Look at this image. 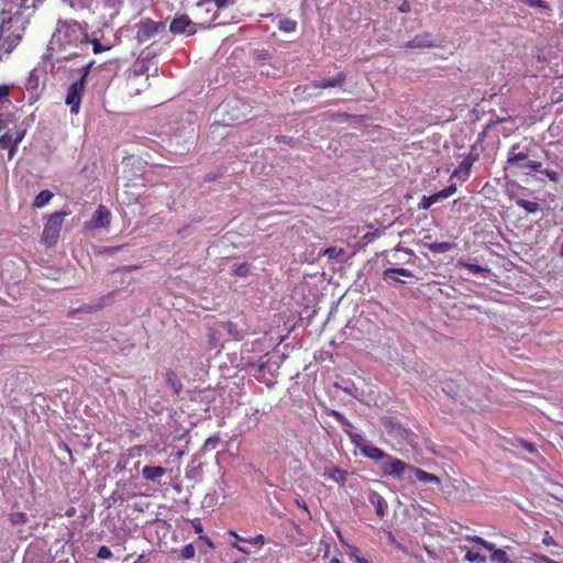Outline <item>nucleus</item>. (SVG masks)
<instances>
[{
    "instance_id": "c85d7f7f",
    "label": "nucleus",
    "mask_w": 563,
    "mask_h": 563,
    "mask_svg": "<svg viewBox=\"0 0 563 563\" xmlns=\"http://www.w3.org/2000/svg\"><path fill=\"white\" fill-rule=\"evenodd\" d=\"M27 519V515L23 511H13L9 515V522L12 526L25 525Z\"/></svg>"
},
{
    "instance_id": "338daca9",
    "label": "nucleus",
    "mask_w": 563,
    "mask_h": 563,
    "mask_svg": "<svg viewBox=\"0 0 563 563\" xmlns=\"http://www.w3.org/2000/svg\"><path fill=\"white\" fill-rule=\"evenodd\" d=\"M209 336H210V339H212V340L214 339V336H216V335H214V331H213V330H210V332H209Z\"/></svg>"
},
{
    "instance_id": "864d4df0",
    "label": "nucleus",
    "mask_w": 563,
    "mask_h": 563,
    "mask_svg": "<svg viewBox=\"0 0 563 563\" xmlns=\"http://www.w3.org/2000/svg\"><path fill=\"white\" fill-rule=\"evenodd\" d=\"M398 10L399 12L401 13H409L411 11V5L409 3V1L405 0L399 7H398Z\"/></svg>"
},
{
    "instance_id": "5701e85b",
    "label": "nucleus",
    "mask_w": 563,
    "mask_h": 563,
    "mask_svg": "<svg viewBox=\"0 0 563 563\" xmlns=\"http://www.w3.org/2000/svg\"><path fill=\"white\" fill-rule=\"evenodd\" d=\"M12 85L2 84L0 85V110L12 106V101L9 99Z\"/></svg>"
},
{
    "instance_id": "774afa93",
    "label": "nucleus",
    "mask_w": 563,
    "mask_h": 563,
    "mask_svg": "<svg viewBox=\"0 0 563 563\" xmlns=\"http://www.w3.org/2000/svg\"><path fill=\"white\" fill-rule=\"evenodd\" d=\"M389 541H393V542L395 541V539H394L391 533H389Z\"/></svg>"
},
{
    "instance_id": "0eeeda50",
    "label": "nucleus",
    "mask_w": 563,
    "mask_h": 563,
    "mask_svg": "<svg viewBox=\"0 0 563 563\" xmlns=\"http://www.w3.org/2000/svg\"><path fill=\"white\" fill-rule=\"evenodd\" d=\"M228 124H238L244 121L251 112L250 106L239 100L228 101L222 104Z\"/></svg>"
},
{
    "instance_id": "6e6d98bb",
    "label": "nucleus",
    "mask_w": 563,
    "mask_h": 563,
    "mask_svg": "<svg viewBox=\"0 0 563 563\" xmlns=\"http://www.w3.org/2000/svg\"><path fill=\"white\" fill-rule=\"evenodd\" d=\"M550 560L551 559L545 556V555H538L537 559H536V562L537 563H549Z\"/></svg>"
},
{
    "instance_id": "f8f14e48",
    "label": "nucleus",
    "mask_w": 563,
    "mask_h": 563,
    "mask_svg": "<svg viewBox=\"0 0 563 563\" xmlns=\"http://www.w3.org/2000/svg\"><path fill=\"white\" fill-rule=\"evenodd\" d=\"M346 80V75L343 71H339L334 77L329 79L321 80H312L309 85L311 88L316 89H327L334 87H342Z\"/></svg>"
},
{
    "instance_id": "680f3d73",
    "label": "nucleus",
    "mask_w": 563,
    "mask_h": 563,
    "mask_svg": "<svg viewBox=\"0 0 563 563\" xmlns=\"http://www.w3.org/2000/svg\"><path fill=\"white\" fill-rule=\"evenodd\" d=\"M355 563H371V562L367 561L366 559L362 558V556H356V562Z\"/></svg>"
},
{
    "instance_id": "a878e982",
    "label": "nucleus",
    "mask_w": 563,
    "mask_h": 563,
    "mask_svg": "<svg viewBox=\"0 0 563 563\" xmlns=\"http://www.w3.org/2000/svg\"><path fill=\"white\" fill-rule=\"evenodd\" d=\"M53 198V194L45 189V190H42L37 194V196L35 197L34 201H33V207L34 208H43L44 206H46L49 200Z\"/></svg>"
},
{
    "instance_id": "a18cd8bd",
    "label": "nucleus",
    "mask_w": 563,
    "mask_h": 563,
    "mask_svg": "<svg viewBox=\"0 0 563 563\" xmlns=\"http://www.w3.org/2000/svg\"><path fill=\"white\" fill-rule=\"evenodd\" d=\"M334 419L340 422L342 426H347V427H351V423L350 421L344 417V415H342L341 412L339 411H335L333 410L332 413H331Z\"/></svg>"
},
{
    "instance_id": "39448f33",
    "label": "nucleus",
    "mask_w": 563,
    "mask_h": 563,
    "mask_svg": "<svg viewBox=\"0 0 563 563\" xmlns=\"http://www.w3.org/2000/svg\"><path fill=\"white\" fill-rule=\"evenodd\" d=\"M234 0H200L197 2V15L202 20L200 24H210L219 16V12Z\"/></svg>"
},
{
    "instance_id": "6e6552de",
    "label": "nucleus",
    "mask_w": 563,
    "mask_h": 563,
    "mask_svg": "<svg viewBox=\"0 0 563 563\" xmlns=\"http://www.w3.org/2000/svg\"><path fill=\"white\" fill-rule=\"evenodd\" d=\"M85 89L86 84L82 82V79L76 80L68 87L65 103L70 107L71 113H78Z\"/></svg>"
},
{
    "instance_id": "aec40b11",
    "label": "nucleus",
    "mask_w": 563,
    "mask_h": 563,
    "mask_svg": "<svg viewBox=\"0 0 563 563\" xmlns=\"http://www.w3.org/2000/svg\"><path fill=\"white\" fill-rule=\"evenodd\" d=\"M472 165L464 159L460 163V165L453 170L452 178L461 179L465 181L471 175Z\"/></svg>"
},
{
    "instance_id": "49530a36",
    "label": "nucleus",
    "mask_w": 563,
    "mask_h": 563,
    "mask_svg": "<svg viewBox=\"0 0 563 563\" xmlns=\"http://www.w3.org/2000/svg\"><path fill=\"white\" fill-rule=\"evenodd\" d=\"M478 159V153L474 147L471 148L470 153L464 157L465 162H468L473 166V164Z\"/></svg>"
},
{
    "instance_id": "13d9d810",
    "label": "nucleus",
    "mask_w": 563,
    "mask_h": 563,
    "mask_svg": "<svg viewBox=\"0 0 563 563\" xmlns=\"http://www.w3.org/2000/svg\"><path fill=\"white\" fill-rule=\"evenodd\" d=\"M323 253L329 255L330 257H332L336 253V249L335 247H328V249L324 250Z\"/></svg>"
},
{
    "instance_id": "7ed1b4c3",
    "label": "nucleus",
    "mask_w": 563,
    "mask_h": 563,
    "mask_svg": "<svg viewBox=\"0 0 563 563\" xmlns=\"http://www.w3.org/2000/svg\"><path fill=\"white\" fill-rule=\"evenodd\" d=\"M509 167L517 169H527L530 172H541L542 163L529 159V151H520V143L512 144L506 161Z\"/></svg>"
},
{
    "instance_id": "5fc2aeb1",
    "label": "nucleus",
    "mask_w": 563,
    "mask_h": 563,
    "mask_svg": "<svg viewBox=\"0 0 563 563\" xmlns=\"http://www.w3.org/2000/svg\"><path fill=\"white\" fill-rule=\"evenodd\" d=\"M350 550H351V552H350L351 558H353L354 562H356V556H360L358 548H356L354 545H350Z\"/></svg>"
},
{
    "instance_id": "473e14b6",
    "label": "nucleus",
    "mask_w": 563,
    "mask_h": 563,
    "mask_svg": "<svg viewBox=\"0 0 563 563\" xmlns=\"http://www.w3.org/2000/svg\"><path fill=\"white\" fill-rule=\"evenodd\" d=\"M465 539L468 542L476 543V544L481 545L485 550H493V543L488 542L487 540H485L482 537H478V536H466Z\"/></svg>"
},
{
    "instance_id": "c03bdc74",
    "label": "nucleus",
    "mask_w": 563,
    "mask_h": 563,
    "mask_svg": "<svg viewBox=\"0 0 563 563\" xmlns=\"http://www.w3.org/2000/svg\"><path fill=\"white\" fill-rule=\"evenodd\" d=\"M432 205H434L431 196H423L421 201L419 202V208L422 210H428Z\"/></svg>"
},
{
    "instance_id": "3c124183",
    "label": "nucleus",
    "mask_w": 563,
    "mask_h": 563,
    "mask_svg": "<svg viewBox=\"0 0 563 563\" xmlns=\"http://www.w3.org/2000/svg\"><path fill=\"white\" fill-rule=\"evenodd\" d=\"M219 441H220V439H219V437H218V435L210 437V438H208V439L206 440V442H205V446H206V448H208V446H210V448H216V446L219 444Z\"/></svg>"
},
{
    "instance_id": "603ef678",
    "label": "nucleus",
    "mask_w": 563,
    "mask_h": 563,
    "mask_svg": "<svg viewBox=\"0 0 563 563\" xmlns=\"http://www.w3.org/2000/svg\"><path fill=\"white\" fill-rule=\"evenodd\" d=\"M542 542L547 547L555 545V541H554L553 537L548 531L544 533Z\"/></svg>"
},
{
    "instance_id": "f257e3e1",
    "label": "nucleus",
    "mask_w": 563,
    "mask_h": 563,
    "mask_svg": "<svg viewBox=\"0 0 563 563\" xmlns=\"http://www.w3.org/2000/svg\"><path fill=\"white\" fill-rule=\"evenodd\" d=\"M357 439L361 440L360 435H352V442L360 449L361 453L373 461H382L379 464V470L384 476H391L395 478H401L404 476V470L407 467V463L387 454L382 449L367 443V442H358Z\"/></svg>"
},
{
    "instance_id": "4d7b16f0",
    "label": "nucleus",
    "mask_w": 563,
    "mask_h": 563,
    "mask_svg": "<svg viewBox=\"0 0 563 563\" xmlns=\"http://www.w3.org/2000/svg\"><path fill=\"white\" fill-rule=\"evenodd\" d=\"M76 515V508L75 507H68L65 511L66 517H74Z\"/></svg>"
},
{
    "instance_id": "ddd939ff",
    "label": "nucleus",
    "mask_w": 563,
    "mask_h": 563,
    "mask_svg": "<svg viewBox=\"0 0 563 563\" xmlns=\"http://www.w3.org/2000/svg\"><path fill=\"white\" fill-rule=\"evenodd\" d=\"M405 46L408 48H430L438 45L435 44L433 35L430 32H424L408 41Z\"/></svg>"
},
{
    "instance_id": "dca6fc26",
    "label": "nucleus",
    "mask_w": 563,
    "mask_h": 563,
    "mask_svg": "<svg viewBox=\"0 0 563 563\" xmlns=\"http://www.w3.org/2000/svg\"><path fill=\"white\" fill-rule=\"evenodd\" d=\"M349 476L350 473L347 471L342 470L338 466L329 467L323 473V477L333 481L341 487L345 486Z\"/></svg>"
},
{
    "instance_id": "c756f323",
    "label": "nucleus",
    "mask_w": 563,
    "mask_h": 563,
    "mask_svg": "<svg viewBox=\"0 0 563 563\" xmlns=\"http://www.w3.org/2000/svg\"><path fill=\"white\" fill-rule=\"evenodd\" d=\"M278 29L285 33H292L297 29V22L291 19H280L278 23Z\"/></svg>"
},
{
    "instance_id": "6ab92c4d",
    "label": "nucleus",
    "mask_w": 563,
    "mask_h": 563,
    "mask_svg": "<svg viewBox=\"0 0 563 563\" xmlns=\"http://www.w3.org/2000/svg\"><path fill=\"white\" fill-rule=\"evenodd\" d=\"M510 199L515 200L517 206H519L520 208L526 210L528 213H536L537 211L540 210V205L537 201H530V200L520 198V197L516 196L515 194H512L510 196Z\"/></svg>"
},
{
    "instance_id": "69168bd1",
    "label": "nucleus",
    "mask_w": 563,
    "mask_h": 563,
    "mask_svg": "<svg viewBox=\"0 0 563 563\" xmlns=\"http://www.w3.org/2000/svg\"><path fill=\"white\" fill-rule=\"evenodd\" d=\"M330 563H341L340 560L338 558H332L330 560Z\"/></svg>"
},
{
    "instance_id": "ea45409f",
    "label": "nucleus",
    "mask_w": 563,
    "mask_h": 563,
    "mask_svg": "<svg viewBox=\"0 0 563 563\" xmlns=\"http://www.w3.org/2000/svg\"><path fill=\"white\" fill-rule=\"evenodd\" d=\"M88 43H91L92 52L95 54H99V53L110 49V46H103L98 38L89 40Z\"/></svg>"
},
{
    "instance_id": "393cba45",
    "label": "nucleus",
    "mask_w": 563,
    "mask_h": 563,
    "mask_svg": "<svg viewBox=\"0 0 563 563\" xmlns=\"http://www.w3.org/2000/svg\"><path fill=\"white\" fill-rule=\"evenodd\" d=\"M492 552L490 560L495 563H511V561L508 558V554L503 549H497L495 544L493 543V550H488Z\"/></svg>"
},
{
    "instance_id": "c9c22d12",
    "label": "nucleus",
    "mask_w": 563,
    "mask_h": 563,
    "mask_svg": "<svg viewBox=\"0 0 563 563\" xmlns=\"http://www.w3.org/2000/svg\"><path fill=\"white\" fill-rule=\"evenodd\" d=\"M118 290L110 291L109 294L104 295L99 299V302L97 305V309H101L109 305V302L117 296Z\"/></svg>"
},
{
    "instance_id": "37998d69",
    "label": "nucleus",
    "mask_w": 563,
    "mask_h": 563,
    "mask_svg": "<svg viewBox=\"0 0 563 563\" xmlns=\"http://www.w3.org/2000/svg\"><path fill=\"white\" fill-rule=\"evenodd\" d=\"M295 504H296V506L298 508L302 509L306 512L307 518L309 520H311L312 515H311V511L309 510L308 505L306 504V501L302 498H296L295 499Z\"/></svg>"
},
{
    "instance_id": "2f4dec72",
    "label": "nucleus",
    "mask_w": 563,
    "mask_h": 563,
    "mask_svg": "<svg viewBox=\"0 0 563 563\" xmlns=\"http://www.w3.org/2000/svg\"><path fill=\"white\" fill-rule=\"evenodd\" d=\"M457 266L464 267V268H466L467 271H470L473 274L488 272V268H485V267H483L481 265L472 264V263H468V262H465V261H459L457 262Z\"/></svg>"
},
{
    "instance_id": "de8ad7c7",
    "label": "nucleus",
    "mask_w": 563,
    "mask_h": 563,
    "mask_svg": "<svg viewBox=\"0 0 563 563\" xmlns=\"http://www.w3.org/2000/svg\"><path fill=\"white\" fill-rule=\"evenodd\" d=\"M15 0H4V3L2 5H0V13L4 14V13H11L12 10H13V5L12 3L14 2Z\"/></svg>"
},
{
    "instance_id": "f704fd0d",
    "label": "nucleus",
    "mask_w": 563,
    "mask_h": 563,
    "mask_svg": "<svg viewBox=\"0 0 563 563\" xmlns=\"http://www.w3.org/2000/svg\"><path fill=\"white\" fill-rule=\"evenodd\" d=\"M251 271V266L249 263L244 262L240 265H238L235 268H234V275L235 276H240V277H244V276H247L249 273Z\"/></svg>"
},
{
    "instance_id": "79ce46f5",
    "label": "nucleus",
    "mask_w": 563,
    "mask_h": 563,
    "mask_svg": "<svg viewBox=\"0 0 563 563\" xmlns=\"http://www.w3.org/2000/svg\"><path fill=\"white\" fill-rule=\"evenodd\" d=\"M92 65H93V60H90L85 66H82L81 69H80V77H79V79H82L84 84H87V77H88V75L90 73V69H91Z\"/></svg>"
},
{
    "instance_id": "2eb2a0df",
    "label": "nucleus",
    "mask_w": 563,
    "mask_h": 563,
    "mask_svg": "<svg viewBox=\"0 0 563 563\" xmlns=\"http://www.w3.org/2000/svg\"><path fill=\"white\" fill-rule=\"evenodd\" d=\"M109 224H110V212L103 205H100L97 208L93 217L91 218V220L89 222V227L92 229H97V228H106Z\"/></svg>"
},
{
    "instance_id": "a19ab883",
    "label": "nucleus",
    "mask_w": 563,
    "mask_h": 563,
    "mask_svg": "<svg viewBox=\"0 0 563 563\" xmlns=\"http://www.w3.org/2000/svg\"><path fill=\"white\" fill-rule=\"evenodd\" d=\"M112 555L111 550L106 545L100 547L97 553V558L101 560H109Z\"/></svg>"
},
{
    "instance_id": "72a5a7b5",
    "label": "nucleus",
    "mask_w": 563,
    "mask_h": 563,
    "mask_svg": "<svg viewBox=\"0 0 563 563\" xmlns=\"http://www.w3.org/2000/svg\"><path fill=\"white\" fill-rule=\"evenodd\" d=\"M195 554H196V550H195V547L191 543L186 544L180 550V558L184 559V560H190V559H192L195 556Z\"/></svg>"
},
{
    "instance_id": "e433bc0d",
    "label": "nucleus",
    "mask_w": 563,
    "mask_h": 563,
    "mask_svg": "<svg viewBox=\"0 0 563 563\" xmlns=\"http://www.w3.org/2000/svg\"><path fill=\"white\" fill-rule=\"evenodd\" d=\"M522 1H523V3H526L527 5H529L531 8H541L544 10H551L549 3L543 0H522Z\"/></svg>"
},
{
    "instance_id": "4be33fe9",
    "label": "nucleus",
    "mask_w": 563,
    "mask_h": 563,
    "mask_svg": "<svg viewBox=\"0 0 563 563\" xmlns=\"http://www.w3.org/2000/svg\"><path fill=\"white\" fill-rule=\"evenodd\" d=\"M456 246L453 242H433L427 244V247L435 254H442L453 250Z\"/></svg>"
},
{
    "instance_id": "9b49d317",
    "label": "nucleus",
    "mask_w": 563,
    "mask_h": 563,
    "mask_svg": "<svg viewBox=\"0 0 563 563\" xmlns=\"http://www.w3.org/2000/svg\"><path fill=\"white\" fill-rule=\"evenodd\" d=\"M368 503L375 508V512L379 519H383L388 509L387 501L376 490L368 489L366 493Z\"/></svg>"
},
{
    "instance_id": "e2e57ef3",
    "label": "nucleus",
    "mask_w": 563,
    "mask_h": 563,
    "mask_svg": "<svg viewBox=\"0 0 563 563\" xmlns=\"http://www.w3.org/2000/svg\"><path fill=\"white\" fill-rule=\"evenodd\" d=\"M234 548H236L242 553H247V551L243 547H240L239 544H234Z\"/></svg>"
},
{
    "instance_id": "052dcab7",
    "label": "nucleus",
    "mask_w": 563,
    "mask_h": 563,
    "mask_svg": "<svg viewBox=\"0 0 563 563\" xmlns=\"http://www.w3.org/2000/svg\"><path fill=\"white\" fill-rule=\"evenodd\" d=\"M335 533H336L338 539L340 540V542L341 543H345L344 538H343V536H342V533H341V531L339 529L335 530Z\"/></svg>"
},
{
    "instance_id": "a211bd4d",
    "label": "nucleus",
    "mask_w": 563,
    "mask_h": 563,
    "mask_svg": "<svg viewBox=\"0 0 563 563\" xmlns=\"http://www.w3.org/2000/svg\"><path fill=\"white\" fill-rule=\"evenodd\" d=\"M396 275H400L404 277H412L413 274L411 271L407 268H387L383 272V278L385 280L390 279L393 282L402 283L400 279L396 277Z\"/></svg>"
},
{
    "instance_id": "412c9836",
    "label": "nucleus",
    "mask_w": 563,
    "mask_h": 563,
    "mask_svg": "<svg viewBox=\"0 0 563 563\" xmlns=\"http://www.w3.org/2000/svg\"><path fill=\"white\" fill-rule=\"evenodd\" d=\"M165 378L169 388L174 391V394L178 395L183 389V384L178 375L173 371H168L165 375Z\"/></svg>"
},
{
    "instance_id": "cd10ccee",
    "label": "nucleus",
    "mask_w": 563,
    "mask_h": 563,
    "mask_svg": "<svg viewBox=\"0 0 563 563\" xmlns=\"http://www.w3.org/2000/svg\"><path fill=\"white\" fill-rule=\"evenodd\" d=\"M12 52V44H7L4 41V23L0 27V62L9 56Z\"/></svg>"
},
{
    "instance_id": "1a4fd4ad",
    "label": "nucleus",
    "mask_w": 563,
    "mask_h": 563,
    "mask_svg": "<svg viewBox=\"0 0 563 563\" xmlns=\"http://www.w3.org/2000/svg\"><path fill=\"white\" fill-rule=\"evenodd\" d=\"M26 129L16 130L14 133L5 132L0 136V148L8 150V157L12 159L16 153L19 144L23 141Z\"/></svg>"
},
{
    "instance_id": "4c0bfd02",
    "label": "nucleus",
    "mask_w": 563,
    "mask_h": 563,
    "mask_svg": "<svg viewBox=\"0 0 563 563\" xmlns=\"http://www.w3.org/2000/svg\"><path fill=\"white\" fill-rule=\"evenodd\" d=\"M4 41L7 44H12V51L20 43L21 35L20 34H7V30L4 29Z\"/></svg>"
},
{
    "instance_id": "8fccbe9b",
    "label": "nucleus",
    "mask_w": 563,
    "mask_h": 563,
    "mask_svg": "<svg viewBox=\"0 0 563 563\" xmlns=\"http://www.w3.org/2000/svg\"><path fill=\"white\" fill-rule=\"evenodd\" d=\"M542 174H544L550 180L552 181H559V175L555 170H550V169H542L541 168V172Z\"/></svg>"
},
{
    "instance_id": "b1692460",
    "label": "nucleus",
    "mask_w": 563,
    "mask_h": 563,
    "mask_svg": "<svg viewBox=\"0 0 563 563\" xmlns=\"http://www.w3.org/2000/svg\"><path fill=\"white\" fill-rule=\"evenodd\" d=\"M221 328L225 333L233 340L240 341L243 339V334L238 330V327L232 321H225L221 323Z\"/></svg>"
},
{
    "instance_id": "4468645a",
    "label": "nucleus",
    "mask_w": 563,
    "mask_h": 563,
    "mask_svg": "<svg viewBox=\"0 0 563 563\" xmlns=\"http://www.w3.org/2000/svg\"><path fill=\"white\" fill-rule=\"evenodd\" d=\"M406 473L413 474L416 479H418L419 482H422V483H434L438 485L441 484V479L437 475L431 474L429 472H426L422 468H419V467H416V466H412L409 464H407V467H405V470H404V475Z\"/></svg>"
},
{
    "instance_id": "bf43d9fd",
    "label": "nucleus",
    "mask_w": 563,
    "mask_h": 563,
    "mask_svg": "<svg viewBox=\"0 0 563 563\" xmlns=\"http://www.w3.org/2000/svg\"><path fill=\"white\" fill-rule=\"evenodd\" d=\"M122 247H123V246L108 247V249H106V253H108V254H112V253H114V252H117V251L121 250Z\"/></svg>"
},
{
    "instance_id": "7c9ffc66",
    "label": "nucleus",
    "mask_w": 563,
    "mask_h": 563,
    "mask_svg": "<svg viewBox=\"0 0 563 563\" xmlns=\"http://www.w3.org/2000/svg\"><path fill=\"white\" fill-rule=\"evenodd\" d=\"M461 550H465V560L471 563H486V556L481 553H474L471 550H468L466 547L461 548Z\"/></svg>"
},
{
    "instance_id": "20e7f679",
    "label": "nucleus",
    "mask_w": 563,
    "mask_h": 563,
    "mask_svg": "<svg viewBox=\"0 0 563 563\" xmlns=\"http://www.w3.org/2000/svg\"><path fill=\"white\" fill-rule=\"evenodd\" d=\"M135 38L140 44L146 43L156 36L166 32V23L164 21H154L150 18L141 19L136 24Z\"/></svg>"
},
{
    "instance_id": "bb28decb",
    "label": "nucleus",
    "mask_w": 563,
    "mask_h": 563,
    "mask_svg": "<svg viewBox=\"0 0 563 563\" xmlns=\"http://www.w3.org/2000/svg\"><path fill=\"white\" fill-rule=\"evenodd\" d=\"M455 192H456V186L454 184H451L448 187H445L444 189H442L433 195H430V196H431L433 202L435 203V202L440 201L441 199L451 197Z\"/></svg>"
},
{
    "instance_id": "58836bf2",
    "label": "nucleus",
    "mask_w": 563,
    "mask_h": 563,
    "mask_svg": "<svg viewBox=\"0 0 563 563\" xmlns=\"http://www.w3.org/2000/svg\"><path fill=\"white\" fill-rule=\"evenodd\" d=\"M231 534H233V536H234L236 539H239V540H242V541L249 542V543L254 544V545H263V544H264V542H265V539H264V536H263V534H257V536H255V537H254V538H252V539H240V538L238 537V534H236L235 532H233V531L231 532Z\"/></svg>"
},
{
    "instance_id": "423d86ee",
    "label": "nucleus",
    "mask_w": 563,
    "mask_h": 563,
    "mask_svg": "<svg viewBox=\"0 0 563 563\" xmlns=\"http://www.w3.org/2000/svg\"><path fill=\"white\" fill-rule=\"evenodd\" d=\"M66 216L65 211H57L49 216L44 224L41 242L46 246H54L60 234L62 224Z\"/></svg>"
},
{
    "instance_id": "f3484780",
    "label": "nucleus",
    "mask_w": 563,
    "mask_h": 563,
    "mask_svg": "<svg viewBox=\"0 0 563 563\" xmlns=\"http://www.w3.org/2000/svg\"><path fill=\"white\" fill-rule=\"evenodd\" d=\"M166 473L162 466L145 465L142 470V476L148 482H158Z\"/></svg>"
},
{
    "instance_id": "9d476101",
    "label": "nucleus",
    "mask_w": 563,
    "mask_h": 563,
    "mask_svg": "<svg viewBox=\"0 0 563 563\" xmlns=\"http://www.w3.org/2000/svg\"><path fill=\"white\" fill-rule=\"evenodd\" d=\"M192 21L188 15L183 14L173 19L169 25V31L173 34H183L192 35L196 33V30L192 29Z\"/></svg>"
},
{
    "instance_id": "0e129e2a",
    "label": "nucleus",
    "mask_w": 563,
    "mask_h": 563,
    "mask_svg": "<svg viewBox=\"0 0 563 563\" xmlns=\"http://www.w3.org/2000/svg\"><path fill=\"white\" fill-rule=\"evenodd\" d=\"M195 530H196V532H201L202 531L201 525L200 523L196 525Z\"/></svg>"
},
{
    "instance_id": "09e8293b",
    "label": "nucleus",
    "mask_w": 563,
    "mask_h": 563,
    "mask_svg": "<svg viewBox=\"0 0 563 563\" xmlns=\"http://www.w3.org/2000/svg\"><path fill=\"white\" fill-rule=\"evenodd\" d=\"M520 445L529 453H532V454L537 453V448L532 442H529L526 440H520Z\"/></svg>"
},
{
    "instance_id": "f03ea898",
    "label": "nucleus",
    "mask_w": 563,
    "mask_h": 563,
    "mask_svg": "<svg viewBox=\"0 0 563 563\" xmlns=\"http://www.w3.org/2000/svg\"><path fill=\"white\" fill-rule=\"evenodd\" d=\"M56 38L64 48L78 47L89 42L88 33L78 22L62 23L57 29Z\"/></svg>"
}]
</instances>
